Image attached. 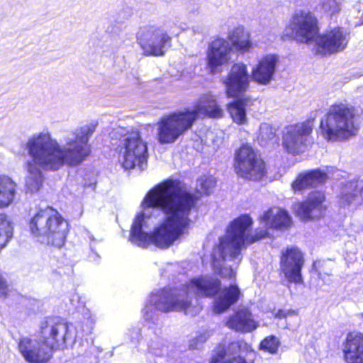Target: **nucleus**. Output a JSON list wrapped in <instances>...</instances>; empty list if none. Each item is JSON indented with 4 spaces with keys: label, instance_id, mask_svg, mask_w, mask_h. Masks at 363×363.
Listing matches in <instances>:
<instances>
[{
    "label": "nucleus",
    "instance_id": "f257e3e1",
    "mask_svg": "<svg viewBox=\"0 0 363 363\" xmlns=\"http://www.w3.org/2000/svg\"><path fill=\"white\" fill-rule=\"evenodd\" d=\"M201 191H189L179 179L167 178L152 187L141 202L144 209L160 210L165 217L151 233L143 231L144 214H138L130 228V239L142 247L151 243L160 249H167L186 233L190 226L189 216L203 195L209 196L216 185V178L209 174L200 176L197 180Z\"/></svg>",
    "mask_w": 363,
    "mask_h": 363
},
{
    "label": "nucleus",
    "instance_id": "f03ea898",
    "mask_svg": "<svg viewBox=\"0 0 363 363\" xmlns=\"http://www.w3.org/2000/svg\"><path fill=\"white\" fill-rule=\"evenodd\" d=\"M94 127L81 130L74 139L67 143L68 147H62L49 134L40 133L30 138L26 143V148L31 160L26 163L29 173L26 186L30 191H39L43 184L45 171H57L65 164L77 166L91 153L89 143Z\"/></svg>",
    "mask_w": 363,
    "mask_h": 363
},
{
    "label": "nucleus",
    "instance_id": "7ed1b4c3",
    "mask_svg": "<svg viewBox=\"0 0 363 363\" xmlns=\"http://www.w3.org/2000/svg\"><path fill=\"white\" fill-rule=\"evenodd\" d=\"M258 220L267 226L266 229L255 230L248 235L247 230L252 227L253 220L248 214H242L233 220L228 228L226 235L219 238L211 254L212 264L218 267L221 262L228 259L233 260L240 254L242 247L252 245L269 237V229L285 230L293 224L292 218L284 208L272 206L260 215Z\"/></svg>",
    "mask_w": 363,
    "mask_h": 363
},
{
    "label": "nucleus",
    "instance_id": "20e7f679",
    "mask_svg": "<svg viewBox=\"0 0 363 363\" xmlns=\"http://www.w3.org/2000/svg\"><path fill=\"white\" fill-rule=\"evenodd\" d=\"M283 41H296L300 44L316 43L318 50L323 55L343 50L348 43V34L337 26L320 34V22L315 13L308 10L295 11L281 35Z\"/></svg>",
    "mask_w": 363,
    "mask_h": 363
},
{
    "label": "nucleus",
    "instance_id": "39448f33",
    "mask_svg": "<svg viewBox=\"0 0 363 363\" xmlns=\"http://www.w3.org/2000/svg\"><path fill=\"white\" fill-rule=\"evenodd\" d=\"M220 289L221 281L219 279L203 277L191 279L181 288L164 287L155 294L154 301L151 300L145 305L144 315L148 316L153 309L164 313H191L194 306L191 302V291H194L198 296L213 298Z\"/></svg>",
    "mask_w": 363,
    "mask_h": 363
},
{
    "label": "nucleus",
    "instance_id": "423d86ee",
    "mask_svg": "<svg viewBox=\"0 0 363 363\" xmlns=\"http://www.w3.org/2000/svg\"><path fill=\"white\" fill-rule=\"evenodd\" d=\"M223 110L213 96H206L196 102L192 108L163 115L157 122V139L160 144H172L191 130L199 118H220Z\"/></svg>",
    "mask_w": 363,
    "mask_h": 363
},
{
    "label": "nucleus",
    "instance_id": "0eeeda50",
    "mask_svg": "<svg viewBox=\"0 0 363 363\" xmlns=\"http://www.w3.org/2000/svg\"><path fill=\"white\" fill-rule=\"evenodd\" d=\"M359 118L356 106L347 103H335L320 119L318 133L328 142L347 140L357 134Z\"/></svg>",
    "mask_w": 363,
    "mask_h": 363
},
{
    "label": "nucleus",
    "instance_id": "6e6552de",
    "mask_svg": "<svg viewBox=\"0 0 363 363\" xmlns=\"http://www.w3.org/2000/svg\"><path fill=\"white\" fill-rule=\"evenodd\" d=\"M28 226L33 237L42 243L61 248L69 231L68 221L52 206L39 208L30 217Z\"/></svg>",
    "mask_w": 363,
    "mask_h": 363
},
{
    "label": "nucleus",
    "instance_id": "1a4fd4ad",
    "mask_svg": "<svg viewBox=\"0 0 363 363\" xmlns=\"http://www.w3.org/2000/svg\"><path fill=\"white\" fill-rule=\"evenodd\" d=\"M223 84L225 86V95L228 98L234 99L226 105L230 118L238 125L246 124V106L251 99L248 96H244L250 87V76L247 65L243 62L233 64L223 80Z\"/></svg>",
    "mask_w": 363,
    "mask_h": 363
},
{
    "label": "nucleus",
    "instance_id": "9d476101",
    "mask_svg": "<svg viewBox=\"0 0 363 363\" xmlns=\"http://www.w3.org/2000/svg\"><path fill=\"white\" fill-rule=\"evenodd\" d=\"M233 170L236 175L245 181L259 182L267 177V163L259 150L247 143L235 150Z\"/></svg>",
    "mask_w": 363,
    "mask_h": 363
},
{
    "label": "nucleus",
    "instance_id": "9b49d317",
    "mask_svg": "<svg viewBox=\"0 0 363 363\" xmlns=\"http://www.w3.org/2000/svg\"><path fill=\"white\" fill-rule=\"evenodd\" d=\"M137 43L145 56L161 57L172 46V36L162 27L147 25L136 35Z\"/></svg>",
    "mask_w": 363,
    "mask_h": 363
},
{
    "label": "nucleus",
    "instance_id": "f8f14e48",
    "mask_svg": "<svg viewBox=\"0 0 363 363\" xmlns=\"http://www.w3.org/2000/svg\"><path fill=\"white\" fill-rule=\"evenodd\" d=\"M314 122V118H308L286 127L282 135V145L286 152L297 155L304 151L308 145L307 138L313 133Z\"/></svg>",
    "mask_w": 363,
    "mask_h": 363
},
{
    "label": "nucleus",
    "instance_id": "ddd939ff",
    "mask_svg": "<svg viewBox=\"0 0 363 363\" xmlns=\"http://www.w3.org/2000/svg\"><path fill=\"white\" fill-rule=\"evenodd\" d=\"M122 166L125 169H132L138 166L140 169L147 167L149 157L147 145L138 132L132 133L124 140Z\"/></svg>",
    "mask_w": 363,
    "mask_h": 363
},
{
    "label": "nucleus",
    "instance_id": "4468645a",
    "mask_svg": "<svg viewBox=\"0 0 363 363\" xmlns=\"http://www.w3.org/2000/svg\"><path fill=\"white\" fill-rule=\"evenodd\" d=\"M303 254L297 247H286L280 256V269L290 284L303 283L301 271L304 265Z\"/></svg>",
    "mask_w": 363,
    "mask_h": 363
},
{
    "label": "nucleus",
    "instance_id": "2eb2a0df",
    "mask_svg": "<svg viewBox=\"0 0 363 363\" xmlns=\"http://www.w3.org/2000/svg\"><path fill=\"white\" fill-rule=\"evenodd\" d=\"M69 330V327L67 323L49 318L41 323L38 334L45 344L57 350L65 346Z\"/></svg>",
    "mask_w": 363,
    "mask_h": 363
},
{
    "label": "nucleus",
    "instance_id": "dca6fc26",
    "mask_svg": "<svg viewBox=\"0 0 363 363\" xmlns=\"http://www.w3.org/2000/svg\"><path fill=\"white\" fill-rule=\"evenodd\" d=\"M324 193L315 191L304 201L298 202L294 207V213L303 221L319 219L324 216L327 206L325 205Z\"/></svg>",
    "mask_w": 363,
    "mask_h": 363
},
{
    "label": "nucleus",
    "instance_id": "f3484780",
    "mask_svg": "<svg viewBox=\"0 0 363 363\" xmlns=\"http://www.w3.org/2000/svg\"><path fill=\"white\" fill-rule=\"evenodd\" d=\"M232 47L228 42L221 38H215L208 45L206 52L207 66L211 74L219 73L221 67L230 60Z\"/></svg>",
    "mask_w": 363,
    "mask_h": 363
},
{
    "label": "nucleus",
    "instance_id": "a211bd4d",
    "mask_svg": "<svg viewBox=\"0 0 363 363\" xmlns=\"http://www.w3.org/2000/svg\"><path fill=\"white\" fill-rule=\"evenodd\" d=\"M18 350L29 363H47L52 359L54 352L57 350L45 344L42 338L38 342V345L34 346L33 340L28 337L20 339Z\"/></svg>",
    "mask_w": 363,
    "mask_h": 363
},
{
    "label": "nucleus",
    "instance_id": "6ab92c4d",
    "mask_svg": "<svg viewBox=\"0 0 363 363\" xmlns=\"http://www.w3.org/2000/svg\"><path fill=\"white\" fill-rule=\"evenodd\" d=\"M279 62L276 54H267L259 59L252 69L251 77L254 82L261 85L268 84L273 79Z\"/></svg>",
    "mask_w": 363,
    "mask_h": 363
},
{
    "label": "nucleus",
    "instance_id": "aec40b11",
    "mask_svg": "<svg viewBox=\"0 0 363 363\" xmlns=\"http://www.w3.org/2000/svg\"><path fill=\"white\" fill-rule=\"evenodd\" d=\"M345 363H363V333L350 331L341 345Z\"/></svg>",
    "mask_w": 363,
    "mask_h": 363
},
{
    "label": "nucleus",
    "instance_id": "412c9836",
    "mask_svg": "<svg viewBox=\"0 0 363 363\" xmlns=\"http://www.w3.org/2000/svg\"><path fill=\"white\" fill-rule=\"evenodd\" d=\"M225 325L228 328L240 333H252L259 327L258 322L247 308L235 310L229 315Z\"/></svg>",
    "mask_w": 363,
    "mask_h": 363
},
{
    "label": "nucleus",
    "instance_id": "4be33fe9",
    "mask_svg": "<svg viewBox=\"0 0 363 363\" xmlns=\"http://www.w3.org/2000/svg\"><path fill=\"white\" fill-rule=\"evenodd\" d=\"M218 296L213 304V311L216 313H223L235 305L242 296L237 284H230L220 289Z\"/></svg>",
    "mask_w": 363,
    "mask_h": 363
},
{
    "label": "nucleus",
    "instance_id": "5701e85b",
    "mask_svg": "<svg viewBox=\"0 0 363 363\" xmlns=\"http://www.w3.org/2000/svg\"><path fill=\"white\" fill-rule=\"evenodd\" d=\"M327 177V174L319 169L301 172L292 182L291 188L295 192L301 191L323 183Z\"/></svg>",
    "mask_w": 363,
    "mask_h": 363
},
{
    "label": "nucleus",
    "instance_id": "b1692460",
    "mask_svg": "<svg viewBox=\"0 0 363 363\" xmlns=\"http://www.w3.org/2000/svg\"><path fill=\"white\" fill-rule=\"evenodd\" d=\"M228 40L236 51L242 54L251 51L254 46L250 34L241 26L234 28L228 33Z\"/></svg>",
    "mask_w": 363,
    "mask_h": 363
},
{
    "label": "nucleus",
    "instance_id": "393cba45",
    "mask_svg": "<svg viewBox=\"0 0 363 363\" xmlns=\"http://www.w3.org/2000/svg\"><path fill=\"white\" fill-rule=\"evenodd\" d=\"M16 184L9 177L0 175V208L11 205L15 198Z\"/></svg>",
    "mask_w": 363,
    "mask_h": 363
},
{
    "label": "nucleus",
    "instance_id": "a878e982",
    "mask_svg": "<svg viewBox=\"0 0 363 363\" xmlns=\"http://www.w3.org/2000/svg\"><path fill=\"white\" fill-rule=\"evenodd\" d=\"M279 140L275 128L267 123L261 125L257 135V140L260 146H278Z\"/></svg>",
    "mask_w": 363,
    "mask_h": 363
},
{
    "label": "nucleus",
    "instance_id": "bb28decb",
    "mask_svg": "<svg viewBox=\"0 0 363 363\" xmlns=\"http://www.w3.org/2000/svg\"><path fill=\"white\" fill-rule=\"evenodd\" d=\"M208 363H249L247 360L241 355H233L227 357V349L225 345L217 346L215 352L210 358Z\"/></svg>",
    "mask_w": 363,
    "mask_h": 363
},
{
    "label": "nucleus",
    "instance_id": "cd10ccee",
    "mask_svg": "<svg viewBox=\"0 0 363 363\" xmlns=\"http://www.w3.org/2000/svg\"><path fill=\"white\" fill-rule=\"evenodd\" d=\"M13 235V228L6 216L0 213V252L11 240Z\"/></svg>",
    "mask_w": 363,
    "mask_h": 363
},
{
    "label": "nucleus",
    "instance_id": "c85d7f7f",
    "mask_svg": "<svg viewBox=\"0 0 363 363\" xmlns=\"http://www.w3.org/2000/svg\"><path fill=\"white\" fill-rule=\"evenodd\" d=\"M281 345L279 340L274 335L265 337L259 343V350L271 354L277 353Z\"/></svg>",
    "mask_w": 363,
    "mask_h": 363
},
{
    "label": "nucleus",
    "instance_id": "c756f323",
    "mask_svg": "<svg viewBox=\"0 0 363 363\" xmlns=\"http://www.w3.org/2000/svg\"><path fill=\"white\" fill-rule=\"evenodd\" d=\"M322 7L330 16L337 14L341 10L340 4L336 0H324Z\"/></svg>",
    "mask_w": 363,
    "mask_h": 363
},
{
    "label": "nucleus",
    "instance_id": "7c9ffc66",
    "mask_svg": "<svg viewBox=\"0 0 363 363\" xmlns=\"http://www.w3.org/2000/svg\"><path fill=\"white\" fill-rule=\"evenodd\" d=\"M298 311L294 310V309L280 308V309H278L274 313H273L274 318L278 319V320H281V319L286 320L289 318L296 317V316H298Z\"/></svg>",
    "mask_w": 363,
    "mask_h": 363
},
{
    "label": "nucleus",
    "instance_id": "2f4dec72",
    "mask_svg": "<svg viewBox=\"0 0 363 363\" xmlns=\"http://www.w3.org/2000/svg\"><path fill=\"white\" fill-rule=\"evenodd\" d=\"M9 284L4 275L0 273V298H6L10 294Z\"/></svg>",
    "mask_w": 363,
    "mask_h": 363
},
{
    "label": "nucleus",
    "instance_id": "473e14b6",
    "mask_svg": "<svg viewBox=\"0 0 363 363\" xmlns=\"http://www.w3.org/2000/svg\"><path fill=\"white\" fill-rule=\"evenodd\" d=\"M218 274L223 278L228 280H234L235 279V273L231 267L228 269L223 267L218 268Z\"/></svg>",
    "mask_w": 363,
    "mask_h": 363
},
{
    "label": "nucleus",
    "instance_id": "72a5a7b5",
    "mask_svg": "<svg viewBox=\"0 0 363 363\" xmlns=\"http://www.w3.org/2000/svg\"><path fill=\"white\" fill-rule=\"evenodd\" d=\"M247 344L243 341H233L229 343V347L234 352L240 351Z\"/></svg>",
    "mask_w": 363,
    "mask_h": 363
},
{
    "label": "nucleus",
    "instance_id": "f704fd0d",
    "mask_svg": "<svg viewBox=\"0 0 363 363\" xmlns=\"http://www.w3.org/2000/svg\"><path fill=\"white\" fill-rule=\"evenodd\" d=\"M196 342L195 340H194V342H192L189 345V349H191V350L196 349Z\"/></svg>",
    "mask_w": 363,
    "mask_h": 363
},
{
    "label": "nucleus",
    "instance_id": "c9c22d12",
    "mask_svg": "<svg viewBox=\"0 0 363 363\" xmlns=\"http://www.w3.org/2000/svg\"><path fill=\"white\" fill-rule=\"evenodd\" d=\"M350 196H351V197H354V194H352V195L351 194V195H350Z\"/></svg>",
    "mask_w": 363,
    "mask_h": 363
}]
</instances>
